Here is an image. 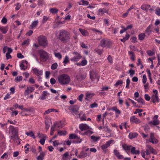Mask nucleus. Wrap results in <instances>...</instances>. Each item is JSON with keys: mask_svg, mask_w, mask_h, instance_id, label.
I'll return each instance as SVG.
<instances>
[{"mask_svg": "<svg viewBox=\"0 0 160 160\" xmlns=\"http://www.w3.org/2000/svg\"><path fill=\"white\" fill-rule=\"evenodd\" d=\"M145 37L146 35L145 33H141L138 35V38L140 40L142 41L144 40Z\"/></svg>", "mask_w": 160, "mask_h": 160, "instance_id": "473e14b6", "label": "nucleus"}, {"mask_svg": "<svg viewBox=\"0 0 160 160\" xmlns=\"http://www.w3.org/2000/svg\"><path fill=\"white\" fill-rule=\"evenodd\" d=\"M22 77L21 76H19L17 77L15 79L14 81L16 82H19L22 81Z\"/></svg>", "mask_w": 160, "mask_h": 160, "instance_id": "c03bdc74", "label": "nucleus"}, {"mask_svg": "<svg viewBox=\"0 0 160 160\" xmlns=\"http://www.w3.org/2000/svg\"><path fill=\"white\" fill-rule=\"evenodd\" d=\"M58 66L57 63V62L54 63L51 66V69L52 70H55L57 68Z\"/></svg>", "mask_w": 160, "mask_h": 160, "instance_id": "5fc2aeb1", "label": "nucleus"}, {"mask_svg": "<svg viewBox=\"0 0 160 160\" xmlns=\"http://www.w3.org/2000/svg\"><path fill=\"white\" fill-rule=\"evenodd\" d=\"M159 123V121L158 119H154L153 121L150 122V123L152 125H157Z\"/></svg>", "mask_w": 160, "mask_h": 160, "instance_id": "79ce46f5", "label": "nucleus"}, {"mask_svg": "<svg viewBox=\"0 0 160 160\" xmlns=\"http://www.w3.org/2000/svg\"><path fill=\"white\" fill-rule=\"evenodd\" d=\"M90 77L92 81H94L95 79L98 82L99 81V76L98 74L94 71L90 72Z\"/></svg>", "mask_w": 160, "mask_h": 160, "instance_id": "0eeeda50", "label": "nucleus"}, {"mask_svg": "<svg viewBox=\"0 0 160 160\" xmlns=\"http://www.w3.org/2000/svg\"><path fill=\"white\" fill-rule=\"evenodd\" d=\"M69 61V58L68 56H66L63 63H64V65H65Z\"/></svg>", "mask_w": 160, "mask_h": 160, "instance_id": "8fccbe9b", "label": "nucleus"}, {"mask_svg": "<svg viewBox=\"0 0 160 160\" xmlns=\"http://www.w3.org/2000/svg\"><path fill=\"white\" fill-rule=\"evenodd\" d=\"M131 152L132 154H139L140 153L139 150H136V148L135 147H133L132 146V148L130 149Z\"/></svg>", "mask_w": 160, "mask_h": 160, "instance_id": "a878e982", "label": "nucleus"}, {"mask_svg": "<svg viewBox=\"0 0 160 160\" xmlns=\"http://www.w3.org/2000/svg\"><path fill=\"white\" fill-rule=\"evenodd\" d=\"M48 19V17H46L45 16H44L43 17L42 20V23H44L46 22Z\"/></svg>", "mask_w": 160, "mask_h": 160, "instance_id": "680f3d73", "label": "nucleus"}, {"mask_svg": "<svg viewBox=\"0 0 160 160\" xmlns=\"http://www.w3.org/2000/svg\"><path fill=\"white\" fill-rule=\"evenodd\" d=\"M135 100H137L139 103L141 104H144V100L141 97H139L137 99H136Z\"/></svg>", "mask_w": 160, "mask_h": 160, "instance_id": "de8ad7c7", "label": "nucleus"}, {"mask_svg": "<svg viewBox=\"0 0 160 160\" xmlns=\"http://www.w3.org/2000/svg\"><path fill=\"white\" fill-rule=\"evenodd\" d=\"M152 102L153 103H155L156 102H159V99L158 95H153L152 97Z\"/></svg>", "mask_w": 160, "mask_h": 160, "instance_id": "6ab92c4d", "label": "nucleus"}, {"mask_svg": "<svg viewBox=\"0 0 160 160\" xmlns=\"http://www.w3.org/2000/svg\"><path fill=\"white\" fill-rule=\"evenodd\" d=\"M78 116L81 120L85 121L86 120V114L83 113L82 111L80 112V113L78 114Z\"/></svg>", "mask_w": 160, "mask_h": 160, "instance_id": "aec40b11", "label": "nucleus"}, {"mask_svg": "<svg viewBox=\"0 0 160 160\" xmlns=\"http://www.w3.org/2000/svg\"><path fill=\"white\" fill-rule=\"evenodd\" d=\"M8 26H0V31L3 34H6L8 32Z\"/></svg>", "mask_w": 160, "mask_h": 160, "instance_id": "b1692460", "label": "nucleus"}, {"mask_svg": "<svg viewBox=\"0 0 160 160\" xmlns=\"http://www.w3.org/2000/svg\"><path fill=\"white\" fill-rule=\"evenodd\" d=\"M39 44L44 47L48 46V42L47 38L44 36H40L38 38Z\"/></svg>", "mask_w": 160, "mask_h": 160, "instance_id": "20e7f679", "label": "nucleus"}, {"mask_svg": "<svg viewBox=\"0 0 160 160\" xmlns=\"http://www.w3.org/2000/svg\"><path fill=\"white\" fill-rule=\"evenodd\" d=\"M122 147L123 149L126 152L130 150L131 148H132L131 145L128 146L126 144H124L122 145Z\"/></svg>", "mask_w": 160, "mask_h": 160, "instance_id": "cd10ccee", "label": "nucleus"}, {"mask_svg": "<svg viewBox=\"0 0 160 160\" xmlns=\"http://www.w3.org/2000/svg\"><path fill=\"white\" fill-rule=\"evenodd\" d=\"M113 141L114 140H112L107 142L105 144L101 146V148L103 150L106 149L110 146L111 144Z\"/></svg>", "mask_w": 160, "mask_h": 160, "instance_id": "9b49d317", "label": "nucleus"}, {"mask_svg": "<svg viewBox=\"0 0 160 160\" xmlns=\"http://www.w3.org/2000/svg\"><path fill=\"white\" fill-rule=\"evenodd\" d=\"M57 79L59 83L61 85L68 84L70 82L71 80L69 75L65 74H62L58 76Z\"/></svg>", "mask_w": 160, "mask_h": 160, "instance_id": "f03ea898", "label": "nucleus"}, {"mask_svg": "<svg viewBox=\"0 0 160 160\" xmlns=\"http://www.w3.org/2000/svg\"><path fill=\"white\" fill-rule=\"evenodd\" d=\"M46 138H43L41 139L39 142L42 145H43L45 143Z\"/></svg>", "mask_w": 160, "mask_h": 160, "instance_id": "69168bd1", "label": "nucleus"}, {"mask_svg": "<svg viewBox=\"0 0 160 160\" xmlns=\"http://www.w3.org/2000/svg\"><path fill=\"white\" fill-rule=\"evenodd\" d=\"M40 54L41 61L42 62H45L48 59L49 56L48 53L45 51L41 49L38 51Z\"/></svg>", "mask_w": 160, "mask_h": 160, "instance_id": "7ed1b4c3", "label": "nucleus"}, {"mask_svg": "<svg viewBox=\"0 0 160 160\" xmlns=\"http://www.w3.org/2000/svg\"><path fill=\"white\" fill-rule=\"evenodd\" d=\"M67 134L66 131L59 130L58 132V134L59 136H65Z\"/></svg>", "mask_w": 160, "mask_h": 160, "instance_id": "4c0bfd02", "label": "nucleus"}, {"mask_svg": "<svg viewBox=\"0 0 160 160\" xmlns=\"http://www.w3.org/2000/svg\"><path fill=\"white\" fill-rule=\"evenodd\" d=\"M128 54L131 55L130 59L134 61L135 60L134 55V53L132 51L128 52Z\"/></svg>", "mask_w": 160, "mask_h": 160, "instance_id": "3c124183", "label": "nucleus"}, {"mask_svg": "<svg viewBox=\"0 0 160 160\" xmlns=\"http://www.w3.org/2000/svg\"><path fill=\"white\" fill-rule=\"evenodd\" d=\"M9 129L12 132V134L17 135L18 132V129L17 128L13 126H10Z\"/></svg>", "mask_w": 160, "mask_h": 160, "instance_id": "f8f14e48", "label": "nucleus"}, {"mask_svg": "<svg viewBox=\"0 0 160 160\" xmlns=\"http://www.w3.org/2000/svg\"><path fill=\"white\" fill-rule=\"evenodd\" d=\"M146 71L147 72V73L148 75V77L149 78V79L150 80V82L151 83H152V79L151 77V73L150 72V70L148 69L146 70Z\"/></svg>", "mask_w": 160, "mask_h": 160, "instance_id": "58836bf2", "label": "nucleus"}, {"mask_svg": "<svg viewBox=\"0 0 160 160\" xmlns=\"http://www.w3.org/2000/svg\"><path fill=\"white\" fill-rule=\"evenodd\" d=\"M98 12L99 13H108V10L106 9V8H100L98 10Z\"/></svg>", "mask_w": 160, "mask_h": 160, "instance_id": "bb28decb", "label": "nucleus"}, {"mask_svg": "<svg viewBox=\"0 0 160 160\" xmlns=\"http://www.w3.org/2000/svg\"><path fill=\"white\" fill-rule=\"evenodd\" d=\"M39 21L38 20L32 22L30 26V29H33L36 28L38 24Z\"/></svg>", "mask_w": 160, "mask_h": 160, "instance_id": "5701e85b", "label": "nucleus"}, {"mask_svg": "<svg viewBox=\"0 0 160 160\" xmlns=\"http://www.w3.org/2000/svg\"><path fill=\"white\" fill-rule=\"evenodd\" d=\"M35 90L34 88L33 87H28L24 92L25 96L28 95L30 93L32 92Z\"/></svg>", "mask_w": 160, "mask_h": 160, "instance_id": "9d476101", "label": "nucleus"}, {"mask_svg": "<svg viewBox=\"0 0 160 160\" xmlns=\"http://www.w3.org/2000/svg\"><path fill=\"white\" fill-rule=\"evenodd\" d=\"M151 7V6L148 4H143L142 5L141 7V8L143 10L146 12H148L149 8Z\"/></svg>", "mask_w": 160, "mask_h": 160, "instance_id": "4be33fe9", "label": "nucleus"}, {"mask_svg": "<svg viewBox=\"0 0 160 160\" xmlns=\"http://www.w3.org/2000/svg\"><path fill=\"white\" fill-rule=\"evenodd\" d=\"M100 44L103 48H109L111 45V42L108 39L103 38L100 41Z\"/></svg>", "mask_w": 160, "mask_h": 160, "instance_id": "39448f33", "label": "nucleus"}, {"mask_svg": "<svg viewBox=\"0 0 160 160\" xmlns=\"http://www.w3.org/2000/svg\"><path fill=\"white\" fill-rule=\"evenodd\" d=\"M130 121L132 123H135L138 124L141 122V121L135 117V116L131 117L130 119Z\"/></svg>", "mask_w": 160, "mask_h": 160, "instance_id": "ddd939ff", "label": "nucleus"}, {"mask_svg": "<svg viewBox=\"0 0 160 160\" xmlns=\"http://www.w3.org/2000/svg\"><path fill=\"white\" fill-rule=\"evenodd\" d=\"M25 133L28 136L32 137L34 139L35 138V136H34L33 132L32 131H31L29 132H26Z\"/></svg>", "mask_w": 160, "mask_h": 160, "instance_id": "ea45409f", "label": "nucleus"}, {"mask_svg": "<svg viewBox=\"0 0 160 160\" xmlns=\"http://www.w3.org/2000/svg\"><path fill=\"white\" fill-rule=\"evenodd\" d=\"M111 109L114 111L116 114H120L121 113V111L118 109L116 107H112Z\"/></svg>", "mask_w": 160, "mask_h": 160, "instance_id": "c9c22d12", "label": "nucleus"}, {"mask_svg": "<svg viewBox=\"0 0 160 160\" xmlns=\"http://www.w3.org/2000/svg\"><path fill=\"white\" fill-rule=\"evenodd\" d=\"M91 29L94 32H98V34L101 35L102 33V32L101 31L98 30L96 28H92Z\"/></svg>", "mask_w": 160, "mask_h": 160, "instance_id": "09e8293b", "label": "nucleus"}, {"mask_svg": "<svg viewBox=\"0 0 160 160\" xmlns=\"http://www.w3.org/2000/svg\"><path fill=\"white\" fill-rule=\"evenodd\" d=\"M147 81V78L146 75H144L143 76L142 82L143 83H146Z\"/></svg>", "mask_w": 160, "mask_h": 160, "instance_id": "338daca9", "label": "nucleus"}, {"mask_svg": "<svg viewBox=\"0 0 160 160\" xmlns=\"http://www.w3.org/2000/svg\"><path fill=\"white\" fill-rule=\"evenodd\" d=\"M155 13L158 16H160V9L159 7L156 8L155 10Z\"/></svg>", "mask_w": 160, "mask_h": 160, "instance_id": "13d9d810", "label": "nucleus"}, {"mask_svg": "<svg viewBox=\"0 0 160 160\" xmlns=\"http://www.w3.org/2000/svg\"><path fill=\"white\" fill-rule=\"evenodd\" d=\"M58 10L55 8H52L50 9V12L52 14L56 13L58 12Z\"/></svg>", "mask_w": 160, "mask_h": 160, "instance_id": "a18cd8bd", "label": "nucleus"}, {"mask_svg": "<svg viewBox=\"0 0 160 160\" xmlns=\"http://www.w3.org/2000/svg\"><path fill=\"white\" fill-rule=\"evenodd\" d=\"M77 136L75 134H71L69 136V139H76Z\"/></svg>", "mask_w": 160, "mask_h": 160, "instance_id": "864d4df0", "label": "nucleus"}, {"mask_svg": "<svg viewBox=\"0 0 160 160\" xmlns=\"http://www.w3.org/2000/svg\"><path fill=\"white\" fill-rule=\"evenodd\" d=\"M149 142L153 144H157L158 143V140L155 138L154 133L151 132L150 133Z\"/></svg>", "mask_w": 160, "mask_h": 160, "instance_id": "6e6552de", "label": "nucleus"}, {"mask_svg": "<svg viewBox=\"0 0 160 160\" xmlns=\"http://www.w3.org/2000/svg\"><path fill=\"white\" fill-rule=\"evenodd\" d=\"M79 128L81 131H86L90 129H91L90 126L86 124H80L79 126Z\"/></svg>", "mask_w": 160, "mask_h": 160, "instance_id": "1a4fd4ad", "label": "nucleus"}, {"mask_svg": "<svg viewBox=\"0 0 160 160\" xmlns=\"http://www.w3.org/2000/svg\"><path fill=\"white\" fill-rule=\"evenodd\" d=\"M92 133L93 132L92 131L89 130V129H88L85 131V132L84 133H81V134L82 135H87L89 136L91 135V134H92Z\"/></svg>", "mask_w": 160, "mask_h": 160, "instance_id": "a19ab883", "label": "nucleus"}, {"mask_svg": "<svg viewBox=\"0 0 160 160\" xmlns=\"http://www.w3.org/2000/svg\"><path fill=\"white\" fill-rule=\"evenodd\" d=\"M45 155V153L44 152H41L39 156L37 158V160H43Z\"/></svg>", "mask_w": 160, "mask_h": 160, "instance_id": "c85d7f7f", "label": "nucleus"}, {"mask_svg": "<svg viewBox=\"0 0 160 160\" xmlns=\"http://www.w3.org/2000/svg\"><path fill=\"white\" fill-rule=\"evenodd\" d=\"M152 25H150L145 30L146 33L149 34L152 32Z\"/></svg>", "mask_w": 160, "mask_h": 160, "instance_id": "e433bc0d", "label": "nucleus"}, {"mask_svg": "<svg viewBox=\"0 0 160 160\" xmlns=\"http://www.w3.org/2000/svg\"><path fill=\"white\" fill-rule=\"evenodd\" d=\"M1 22L2 23H3L4 24H5L7 22V19L6 18L4 17H3V18H2V20H1Z\"/></svg>", "mask_w": 160, "mask_h": 160, "instance_id": "774afa93", "label": "nucleus"}, {"mask_svg": "<svg viewBox=\"0 0 160 160\" xmlns=\"http://www.w3.org/2000/svg\"><path fill=\"white\" fill-rule=\"evenodd\" d=\"M81 2L82 3V5L87 6L89 4V2L88 1H85L84 0H81Z\"/></svg>", "mask_w": 160, "mask_h": 160, "instance_id": "0e129e2a", "label": "nucleus"}, {"mask_svg": "<svg viewBox=\"0 0 160 160\" xmlns=\"http://www.w3.org/2000/svg\"><path fill=\"white\" fill-rule=\"evenodd\" d=\"M130 48L131 49L134 51H138V50L137 48L134 46L130 45Z\"/></svg>", "mask_w": 160, "mask_h": 160, "instance_id": "e2e57ef3", "label": "nucleus"}, {"mask_svg": "<svg viewBox=\"0 0 160 160\" xmlns=\"http://www.w3.org/2000/svg\"><path fill=\"white\" fill-rule=\"evenodd\" d=\"M94 93H90L88 92L86 95L85 100H89L90 99H91L95 95Z\"/></svg>", "mask_w": 160, "mask_h": 160, "instance_id": "412c9836", "label": "nucleus"}, {"mask_svg": "<svg viewBox=\"0 0 160 160\" xmlns=\"http://www.w3.org/2000/svg\"><path fill=\"white\" fill-rule=\"evenodd\" d=\"M27 63L28 62L27 61H23L20 64V67L21 69L25 70L26 68H24L25 66L24 65V63H26V64H27Z\"/></svg>", "mask_w": 160, "mask_h": 160, "instance_id": "49530a36", "label": "nucleus"}, {"mask_svg": "<svg viewBox=\"0 0 160 160\" xmlns=\"http://www.w3.org/2000/svg\"><path fill=\"white\" fill-rule=\"evenodd\" d=\"M72 54L73 56L70 59L72 62H78L82 58V56L78 52H74L72 53Z\"/></svg>", "mask_w": 160, "mask_h": 160, "instance_id": "423d86ee", "label": "nucleus"}, {"mask_svg": "<svg viewBox=\"0 0 160 160\" xmlns=\"http://www.w3.org/2000/svg\"><path fill=\"white\" fill-rule=\"evenodd\" d=\"M130 35L127 32L126 34L125 37H124L122 39L120 40L121 41L123 42H124L128 40L129 39Z\"/></svg>", "mask_w": 160, "mask_h": 160, "instance_id": "72a5a7b5", "label": "nucleus"}, {"mask_svg": "<svg viewBox=\"0 0 160 160\" xmlns=\"http://www.w3.org/2000/svg\"><path fill=\"white\" fill-rule=\"evenodd\" d=\"M146 149L148 150H150L152 153L154 154H157V153L156 150L154 149L149 144H147L146 145Z\"/></svg>", "mask_w": 160, "mask_h": 160, "instance_id": "4468645a", "label": "nucleus"}, {"mask_svg": "<svg viewBox=\"0 0 160 160\" xmlns=\"http://www.w3.org/2000/svg\"><path fill=\"white\" fill-rule=\"evenodd\" d=\"M86 77V75H78L76 77V79L79 81L82 80L84 79Z\"/></svg>", "mask_w": 160, "mask_h": 160, "instance_id": "c756f323", "label": "nucleus"}, {"mask_svg": "<svg viewBox=\"0 0 160 160\" xmlns=\"http://www.w3.org/2000/svg\"><path fill=\"white\" fill-rule=\"evenodd\" d=\"M56 128H62L63 126V122L61 121L56 122L53 124Z\"/></svg>", "mask_w": 160, "mask_h": 160, "instance_id": "f3484780", "label": "nucleus"}, {"mask_svg": "<svg viewBox=\"0 0 160 160\" xmlns=\"http://www.w3.org/2000/svg\"><path fill=\"white\" fill-rule=\"evenodd\" d=\"M138 134L137 132H130L129 134V137L130 139H132L137 137Z\"/></svg>", "mask_w": 160, "mask_h": 160, "instance_id": "7c9ffc66", "label": "nucleus"}, {"mask_svg": "<svg viewBox=\"0 0 160 160\" xmlns=\"http://www.w3.org/2000/svg\"><path fill=\"white\" fill-rule=\"evenodd\" d=\"M147 52L149 56H152L154 54V53L153 52H152L150 50H148L147 51Z\"/></svg>", "mask_w": 160, "mask_h": 160, "instance_id": "052dcab7", "label": "nucleus"}, {"mask_svg": "<svg viewBox=\"0 0 160 160\" xmlns=\"http://www.w3.org/2000/svg\"><path fill=\"white\" fill-rule=\"evenodd\" d=\"M48 95V92L47 91H43L42 92V95L40 97L41 99L44 100L46 99V96Z\"/></svg>", "mask_w": 160, "mask_h": 160, "instance_id": "f704fd0d", "label": "nucleus"}, {"mask_svg": "<svg viewBox=\"0 0 160 160\" xmlns=\"http://www.w3.org/2000/svg\"><path fill=\"white\" fill-rule=\"evenodd\" d=\"M54 55L55 56L58 58L59 60L61 59L62 58V55L59 52L57 53L55 52H54Z\"/></svg>", "mask_w": 160, "mask_h": 160, "instance_id": "37998d69", "label": "nucleus"}, {"mask_svg": "<svg viewBox=\"0 0 160 160\" xmlns=\"http://www.w3.org/2000/svg\"><path fill=\"white\" fill-rule=\"evenodd\" d=\"M87 156V153L82 151L77 156V157L80 158H82L86 157Z\"/></svg>", "mask_w": 160, "mask_h": 160, "instance_id": "2f4dec72", "label": "nucleus"}, {"mask_svg": "<svg viewBox=\"0 0 160 160\" xmlns=\"http://www.w3.org/2000/svg\"><path fill=\"white\" fill-rule=\"evenodd\" d=\"M32 70L34 73L37 76L42 75V71L41 70H39L37 68H32Z\"/></svg>", "mask_w": 160, "mask_h": 160, "instance_id": "2eb2a0df", "label": "nucleus"}, {"mask_svg": "<svg viewBox=\"0 0 160 160\" xmlns=\"http://www.w3.org/2000/svg\"><path fill=\"white\" fill-rule=\"evenodd\" d=\"M69 109L72 111L76 115H77V113L79 110L78 107L77 106H71L70 107Z\"/></svg>", "mask_w": 160, "mask_h": 160, "instance_id": "a211bd4d", "label": "nucleus"}, {"mask_svg": "<svg viewBox=\"0 0 160 160\" xmlns=\"http://www.w3.org/2000/svg\"><path fill=\"white\" fill-rule=\"evenodd\" d=\"M38 137L39 138H46L47 136L46 135L42 134V133H40L39 132L38 133Z\"/></svg>", "mask_w": 160, "mask_h": 160, "instance_id": "6e6d98bb", "label": "nucleus"}, {"mask_svg": "<svg viewBox=\"0 0 160 160\" xmlns=\"http://www.w3.org/2000/svg\"><path fill=\"white\" fill-rule=\"evenodd\" d=\"M130 82V80L129 78H128L126 80V88L128 89L130 88L129 85Z\"/></svg>", "mask_w": 160, "mask_h": 160, "instance_id": "4d7b16f0", "label": "nucleus"}, {"mask_svg": "<svg viewBox=\"0 0 160 160\" xmlns=\"http://www.w3.org/2000/svg\"><path fill=\"white\" fill-rule=\"evenodd\" d=\"M58 38L62 42H67L70 38V33L65 30L62 29L59 31Z\"/></svg>", "mask_w": 160, "mask_h": 160, "instance_id": "f257e3e1", "label": "nucleus"}, {"mask_svg": "<svg viewBox=\"0 0 160 160\" xmlns=\"http://www.w3.org/2000/svg\"><path fill=\"white\" fill-rule=\"evenodd\" d=\"M98 106V104L96 102H94L93 103L90 105L89 107L91 108H94L97 107Z\"/></svg>", "mask_w": 160, "mask_h": 160, "instance_id": "bf43d9fd", "label": "nucleus"}, {"mask_svg": "<svg viewBox=\"0 0 160 160\" xmlns=\"http://www.w3.org/2000/svg\"><path fill=\"white\" fill-rule=\"evenodd\" d=\"M114 155L118 159H122L124 158L123 155H120V153L117 150L115 149L113 150Z\"/></svg>", "mask_w": 160, "mask_h": 160, "instance_id": "dca6fc26", "label": "nucleus"}, {"mask_svg": "<svg viewBox=\"0 0 160 160\" xmlns=\"http://www.w3.org/2000/svg\"><path fill=\"white\" fill-rule=\"evenodd\" d=\"M91 138L94 142H97L100 139L99 137H96L94 136H91Z\"/></svg>", "mask_w": 160, "mask_h": 160, "instance_id": "603ef678", "label": "nucleus"}, {"mask_svg": "<svg viewBox=\"0 0 160 160\" xmlns=\"http://www.w3.org/2000/svg\"><path fill=\"white\" fill-rule=\"evenodd\" d=\"M79 30L82 35L88 36L89 35V33L87 30L82 28H79Z\"/></svg>", "mask_w": 160, "mask_h": 160, "instance_id": "393cba45", "label": "nucleus"}]
</instances>
